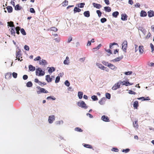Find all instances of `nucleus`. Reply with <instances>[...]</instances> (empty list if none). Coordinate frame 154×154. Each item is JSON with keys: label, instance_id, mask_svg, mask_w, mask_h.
Segmentation results:
<instances>
[{"label": "nucleus", "instance_id": "f257e3e1", "mask_svg": "<svg viewBox=\"0 0 154 154\" xmlns=\"http://www.w3.org/2000/svg\"><path fill=\"white\" fill-rule=\"evenodd\" d=\"M35 74L37 76H41L45 75V72L44 71H43L42 69L41 68H38L36 69Z\"/></svg>", "mask_w": 154, "mask_h": 154}, {"label": "nucleus", "instance_id": "f03ea898", "mask_svg": "<svg viewBox=\"0 0 154 154\" xmlns=\"http://www.w3.org/2000/svg\"><path fill=\"white\" fill-rule=\"evenodd\" d=\"M77 104L78 106L81 107L82 108L86 109L88 108V106L84 101L78 102L77 103Z\"/></svg>", "mask_w": 154, "mask_h": 154}, {"label": "nucleus", "instance_id": "7ed1b4c3", "mask_svg": "<svg viewBox=\"0 0 154 154\" xmlns=\"http://www.w3.org/2000/svg\"><path fill=\"white\" fill-rule=\"evenodd\" d=\"M128 47V42L126 40L124 41L122 44V49L125 52H126V50Z\"/></svg>", "mask_w": 154, "mask_h": 154}, {"label": "nucleus", "instance_id": "20e7f679", "mask_svg": "<svg viewBox=\"0 0 154 154\" xmlns=\"http://www.w3.org/2000/svg\"><path fill=\"white\" fill-rule=\"evenodd\" d=\"M37 88L39 90V91H37V93L38 94H40L41 93H48L47 90L44 88H41L39 86L37 87Z\"/></svg>", "mask_w": 154, "mask_h": 154}, {"label": "nucleus", "instance_id": "39448f33", "mask_svg": "<svg viewBox=\"0 0 154 154\" xmlns=\"http://www.w3.org/2000/svg\"><path fill=\"white\" fill-rule=\"evenodd\" d=\"M121 84V82L119 81L117 83L115 84L112 88V89L113 90H116L118 88H120V85Z\"/></svg>", "mask_w": 154, "mask_h": 154}, {"label": "nucleus", "instance_id": "423d86ee", "mask_svg": "<svg viewBox=\"0 0 154 154\" xmlns=\"http://www.w3.org/2000/svg\"><path fill=\"white\" fill-rule=\"evenodd\" d=\"M55 119V116L54 115H51L49 116L48 121L50 124H51L53 123Z\"/></svg>", "mask_w": 154, "mask_h": 154}, {"label": "nucleus", "instance_id": "0eeeda50", "mask_svg": "<svg viewBox=\"0 0 154 154\" xmlns=\"http://www.w3.org/2000/svg\"><path fill=\"white\" fill-rule=\"evenodd\" d=\"M106 100V98L103 97L98 102V103L100 105H103L105 104Z\"/></svg>", "mask_w": 154, "mask_h": 154}, {"label": "nucleus", "instance_id": "6e6552de", "mask_svg": "<svg viewBox=\"0 0 154 154\" xmlns=\"http://www.w3.org/2000/svg\"><path fill=\"white\" fill-rule=\"evenodd\" d=\"M101 119L105 122H109L110 121L109 118L105 115L103 116H102Z\"/></svg>", "mask_w": 154, "mask_h": 154}, {"label": "nucleus", "instance_id": "1a4fd4ad", "mask_svg": "<svg viewBox=\"0 0 154 154\" xmlns=\"http://www.w3.org/2000/svg\"><path fill=\"white\" fill-rule=\"evenodd\" d=\"M39 64L42 65H45L47 64V61L45 60L42 59L39 61Z\"/></svg>", "mask_w": 154, "mask_h": 154}, {"label": "nucleus", "instance_id": "9d476101", "mask_svg": "<svg viewBox=\"0 0 154 154\" xmlns=\"http://www.w3.org/2000/svg\"><path fill=\"white\" fill-rule=\"evenodd\" d=\"M45 80L48 83L51 82L53 80V78L50 77L49 75H47L45 76Z\"/></svg>", "mask_w": 154, "mask_h": 154}, {"label": "nucleus", "instance_id": "9b49d317", "mask_svg": "<svg viewBox=\"0 0 154 154\" xmlns=\"http://www.w3.org/2000/svg\"><path fill=\"white\" fill-rule=\"evenodd\" d=\"M48 68L49 69H48V72L50 74H51L55 70V68H54V67H47V69Z\"/></svg>", "mask_w": 154, "mask_h": 154}, {"label": "nucleus", "instance_id": "f8f14e48", "mask_svg": "<svg viewBox=\"0 0 154 154\" xmlns=\"http://www.w3.org/2000/svg\"><path fill=\"white\" fill-rule=\"evenodd\" d=\"M92 4L94 7L97 9H100L102 7V5L100 4L93 3Z\"/></svg>", "mask_w": 154, "mask_h": 154}, {"label": "nucleus", "instance_id": "ddd939ff", "mask_svg": "<svg viewBox=\"0 0 154 154\" xmlns=\"http://www.w3.org/2000/svg\"><path fill=\"white\" fill-rule=\"evenodd\" d=\"M148 16L150 17L154 16V12L153 11L150 10L148 12Z\"/></svg>", "mask_w": 154, "mask_h": 154}, {"label": "nucleus", "instance_id": "4468645a", "mask_svg": "<svg viewBox=\"0 0 154 154\" xmlns=\"http://www.w3.org/2000/svg\"><path fill=\"white\" fill-rule=\"evenodd\" d=\"M108 67H109V68L110 69H111L114 70H116L117 69V67H116L115 66H114L113 64H111V63H110V64H109V65Z\"/></svg>", "mask_w": 154, "mask_h": 154}, {"label": "nucleus", "instance_id": "2eb2a0df", "mask_svg": "<svg viewBox=\"0 0 154 154\" xmlns=\"http://www.w3.org/2000/svg\"><path fill=\"white\" fill-rule=\"evenodd\" d=\"M121 19L123 21L126 20H127V18L128 16L125 14H122L121 15Z\"/></svg>", "mask_w": 154, "mask_h": 154}, {"label": "nucleus", "instance_id": "dca6fc26", "mask_svg": "<svg viewBox=\"0 0 154 154\" xmlns=\"http://www.w3.org/2000/svg\"><path fill=\"white\" fill-rule=\"evenodd\" d=\"M69 58L67 56L66 59L64 61L63 63L65 65H69Z\"/></svg>", "mask_w": 154, "mask_h": 154}, {"label": "nucleus", "instance_id": "f3484780", "mask_svg": "<svg viewBox=\"0 0 154 154\" xmlns=\"http://www.w3.org/2000/svg\"><path fill=\"white\" fill-rule=\"evenodd\" d=\"M123 57L122 55L120 57H117L114 60H112L113 62H118L120 61L123 58Z\"/></svg>", "mask_w": 154, "mask_h": 154}, {"label": "nucleus", "instance_id": "a211bd4d", "mask_svg": "<svg viewBox=\"0 0 154 154\" xmlns=\"http://www.w3.org/2000/svg\"><path fill=\"white\" fill-rule=\"evenodd\" d=\"M12 74L11 72L7 73L5 75V78L7 79H10L11 77Z\"/></svg>", "mask_w": 154, "mask_h": 154}, {"label": "nucleus", "instance_id": "6ab92c4d", "mask_svg": "<svg viewBox=\"0 0 154 154\" xmlns=\"http://www.w3.org/2000/svg\"><path fill=\"white\" fill-rule=\"evenodd\" d=\"M147 15L146 12L144 11H141L140 13V16L141 17H145Z\"/></svg>", "mask_w": 154, "mask_h": 154}, {"label": "nucleus", "instance_id": "aec40b11", "mask_svg": "<svg viewBox=\"0 0 154 154\" xmlns=\"http://www.w3.org/2000/svg\"><path fill=\"white\" fill-rule=\"evenodd\" d=\"M83 14L84 16L86 17H88L90 16V13L89 11H87L84 12Z\"/></svg>", "mask_w": 154, "mask_h": 154}, {"label": "nucleus", "instance_id": "412c9836", "mask_svg": "<svg viewBox=\"0 0 154 154\" xmlns=\"http://www.w3.org/2000/svg\"><path fill=\"white\" fill-rule=\"evenodd\" d=\"M8 12L9 13H11L12 12L13 8L11 6H8L6 7Z\"/></svg>", "mask_w": 154, "mask_h": 154}, {"label": "nucleus", "instance_id": "4be33fe9", "mask_svg": "<svg viewBox=\"0 0 154 154\" xmlns=\"http://www.w3.org/2000/svg\"><path fill=\"white\" fill-rule=\"evenodd\" d=\"M15 10L16 11L20 10L22 8V7L20 6L19 4H17L14 6Z\"/></svg>", "mask_w": 154, "mask_h": 154}, {"label": "nucleus", "instance_id": "5701e85b", "mask_svg": "<svg viewBox=\"0 0 154 154\" xmlns=\"http://www.w3.org/2000/svg\"><path fill=\"white\" fill-rule=\"evenodd\" d=\"M14 28H11V35L15 36V30Z\"/></svg>", "mask_w": 154, "mask_h": 154}, {"label": "nucleus", "instance_id": "b1692460", "mask_svg": "<svg viewBox=\"0 0 154 154\" xmlns=\"http://www.w3.org/2000/svg\"><path fill=\"white\" fill-rule=\"evenodd\" d=\"M83 92L82 91H79L78 96L79 99H81L83 97Z\"/></svg>", "mask_w": 154, "mask_h": 154}, {"label": "nucleus", "instance_id": "393cba45", "mask_svg": "<svg viewBox=\"0 0 154 154\" xmlns=\"http://www.w3.org/2000/svg\"><path fill=\"white\" fill-rule=\"evenodd\" d=\"M29 70L31 71H33L35 70V67L32 65H30L29 66Z\"/></svg>", "mask_w": 154, "mask_h": 154}, {"label": "nucleus", "instance_id": "a878e982", "mask_svg": "<svg viewBox=\"0 0 154 154\" xmlns=\"http://www.w3.org/2000/svg\"><path fill=\"white\" fill-rule=\"evenodd\" d=\"M139 30L142 32L145 35L146 32V29L143 28V27H139Z\"/></svg>", "mask_w": 154, "mask_h": 154}, {"label": "nucleus", "instance_id": "bb28decb", "mask_svg": "<svg viewBox=\"0 0 154 154\" xmlns=\"http://www.w3.org/2000/svg\"><path fill=\"white\" fill-rule=\"evenodd\" d=\"M96 66H97L100 69L102 70L103 69L104 66L102 64L98 63H96Z\"/></svg>", "mask_w": 154, "mask_h": 154}, {"label": "nucleus", "instance_id": "cd10ccee", "mask_svg": "<svg viewBox=\"0 0 154 154\" xmlns=\"http://www.w3.org/2000/svg\"><path fill=\"white\" fill-rule=\"evenodd\" d=\"M119 12L117 11H116L113 12L112 14V16L113 17L116 18L119 15Z\"/></svg>", "mask_w": 154, "mask_h": 154}, {"label": "nucleus", "instance_id": "c85d7f7f", "mask_svg": "<svg viewBox=\"0 0 154 154\" xmlns=\"http://www.w3.org/2000/svg\"><path fill=\"white\" fill-rule=\"evenodd\" d=\"M104 10L106 12H110L111 11V8L109 6L104 7Z\"/></svg>", "mask_w": 154, "mask_h": 154}, {"label": "nucleus", "instance_id": "c756f323", "mask_svg": "<svg viewBox=\"0 0 154 154\" xmlns=\"http://www.w3.org/2000/svg\"><path fill=\"white\" fill-rule=\"evenodd\" d=\"M81 11V9L79 8L75 7L74 9V13H75L76 12H79Z\"/></svg>", "mask_w": 154, "mask_h": 154}, {"label": "nucleus", "instance_id": "7c9ffc66", "mask_svg": "<svg viewBox=\"0 0 154 154\" xmlns=\"http://www.w3.org/2000/svg\"><path fill=\"white\" fill-rule=\"evenodd\" d=\"M8 25L11 28H15V27L14 24V23L12 21L8 22Z\"/></svg>", "mask_w": 154, "mask_h": 154}, {"label": "nucleus", "instance_id": "2f4dec72", "mask_svg": "<svg viewBox=\"0 0 154 154\" xmlns=\"http://www.w3.org/2000/svg\"><path fill=\"white\" fill-rule=\"evenodd\" d=\"M143 46H140L139 47V52L140 54H142L143 50Z\"/></svg>", "mask_w": 154, "mask_h": 154}, {"label": "nucleus", "instance_id": "473e14b6", "mask_svg": "<svg viewBox=\"0 0 154 154\" xmlns=\"http://www.w3.org/2000/svg\"><path fill=\"white\" fill-rule=\"evenodd\" d=\"M120 82H121V84H122L123 85H125L126 86H128V84L129 83V82L127 81L122 82L121 81H120Z\"/></svg>", "mask_w": 154, "mask_h": 154}, {"label": "nucleus", "instance_id": "72a5a7b5", "mask_svg": "<svg viewBox=\"0 0 154 154\" xmlns=\"http://www.w3.org/2000/svg\"><path fill=\"white\" fill-rule=\"evenodd\" d=\"M83 146L84 147H86L87 148H89V149H92V146L89 144H83Z\"/></svg>", "mask_w": 154, "mask_h": 154}, {"label": "nucleus", "instance_id": "f704fd0d", "mask_svg": "<svg viewBox=\"0 0 154 154\" xmlns=\"http://www.w3.org/2000/svg\"><path fill=\"white\" fill-rule=\"evenodd\" d=\"M21 52V51L20 50L16 53V56L17 57H21L22 56Z\"/></svg>", "mask_w": 154, "mask_h": 154}, {"label": "nucleus", "instance_id": "c9c22d12", "mask_svg": "<svg viewBox=\"0 0 154 154\" xmlns=\"http://www.w3.org/2000/svg\"><path fill=\"white\" fill-rule=\"evenodd\" d=\"M138 101H135L134 102L133 106L134 108L137 109V107L138 106Z\"/></svg>", "mask_w": 154, "mask_h": 154}, {"label": "nucleus", "instance_id": "e433bc0d", "mask_svg": "<svg viewBox=\"0 0 154 154\" xmlns=\"http://www.w3.org/2000/svg\"><path fill=\"white\" fill-rule=\"evenodd\" d=\"M26 86L27 87H30L32 86V82H28L26 84Z\"/></svg>", "mask_w": 154, "mask_h": 154}, {"label": "nucleus", "instance_id": "4c0bfd02", "mask_svg": "<svg viewBox=\"0 0 154 154\" xmlns=\"http://www.w3.org/2000/svg\"><path fill=\"white\" fill-rule=\"evenodd\" d=\"M47 100L51 99L52 100H56V98L54 97L53 96H50L48 97L47 98Z\"/></svg>", "mask_w": 154, "mask_h": 154}, {"label": "nucleus", "instance_id": "58836bf2", "mask_svg": "<svg viewBox=\"0 0 154 154\" xmlns=\"http://www.w3.org/2000/svg\"><path fill=\"white\" fill-rule=\"evenodd\" d=\"M68 2L67 0H65L62 3L63 6H66L68 5Z\"/></svg>", "mask_w": 154, "mask_h": 154}, {"label": "nucleus", "instance_id": "ea45409f", "mask_svg": "<svg viewBox=\"0 0 154 154\" xmlns=\"http://www.w3.org/2000/svg\"><path fill=\"white\" fill-rule=\"evenodd\" d=\"M91 98L94 101H96L98 100L97 97L96 95H93L92 96Z\"/></svg>", "mask_w": 154, "mask_h": 154}, {"label": "nucleus", "instance_id": "a19ab883", "mask_svg": "<svg viewBox=\"0 0 154 154\" xmlns=\"http://www.w3.org/2000/svg\"><path fill=\"white\" fill-rule=\"evenodd\" d=\"M75 131H77L79 132H82L83 131L82 130L79 128L76 127L75 128Z\"/></svg>", "mask_w": 154, "mask_h": 154}, {"label": "nucleus", "instance_id": "79ce46f5", "mask_svg": "<svg viewBox=\"0 0 154 154\" xmlns=\"http://www.w3.org/2000/svg\"><path fill=\"white\" fill-rule=\"evenodd\" d=\"M102 63L104 65L109 66V64H110V63H108L107 62L105 61H103L102 62Z\"/></svg>", "mask_w": 154, "mask_h": 154}, {"label": "nucleus", "instance_id": "37998d69", "mask_svg": "<svg viewBox=\"0 0 154 154\" xmlns=\"http://www.w3.org/2000/svg\"><path fill=\"white\" fill-rule=\"evenodd\" d=\"M85 5V3H81L78 4V7L80 8H83L84 7Z\"/></svg>", "mask_w": 154, "mask_h": 154}, {"label": "nucleus", "instance_id": "c03bdc74", "mask_svg": "<svg viewBox=\"0 0 154 154\" xmlns=\"http://www.w3.org/2000/svg\"><path fill=\"white\" fill-rule=\"evenodd\" d=\"M105 96L106 98L109 99L111 97V95L109 93H106L105 94Z\"/></svg>", "mask_w": 154, "mask_h": 154}, {"label": "nucleus", "instance_id": "a18cd8bd", "mask_svg": "<svg viewBox=\"0 0 154 154\" xmlns=\"http://www.w3.org/2000/svg\"><path fill=\"white\" fill-rule=\"evenodd\" d=\"M133 126L135 128H138V123H137V121H135L133 123Z\"/></svg>", "mask_w": 154, "mask_h": 154}, {"label": "nucleus", "instance_id": "49530a36", "mask_svg": "<svg viewBox=\"0 0 154 154\" xmlns=\"http://www.w3.org/2000/svg\"><path fill=\"white\" fill-rule=\"evenodd\" d=\"M20 32L23 35H26V33L24 29L23 28H22L20 29Z\"/></svg>", "mask_w": 154, "mask_h": 154}, {"label": "nucleus", "instance_id": "de8ad7c7", "mask_svg": "<svg viewBox=\"0 0 154 154\" xmlns=\"http://www.w3.org/2000/svg\"><path fill=\"white\" fill-rule=\"evenodd\" d=\"M118 45V44L115 42H113L112 43H110L109 45V48L110 49H112L113 48L112 46L114 45Z\"/></svg>", "mask_w": 154, "mask_h": 154}, {"label": "nucleus", "instance_id": "09e8293b", "mask_svg": "<svg viewBox=\"0 0 154 154\" xmlns=\"http://www.w3.org/2000/svg\"><path fill=\"white\" fill-rule=\"evenodd\" d=\"M63 123V121L62 120L58 121L56 122V125H60L62 124Z\"/></svg>", "mask_w": 154, "mask_h": 154}, {"label": "nucleus", "instance_id": "8fccbe9b", "mask_svg": "<svg viewBox=\"0 0 154 154\" xmlns=\"http://www.w3.org/2000/svg\"><path fill=\"white\" fill-rule=\"evenodd\" d=\"M64 84L67 87H69L70 85V83L68 80H66L64 82Z\"/></svg>", "mask_w": 154, "mask_h": 154}, {"label": "nucleus", "instance_id": "3c124183", "mask_svg": "<svg viewBox=\"0 0 154 154\" xmlns=\"http://www.w3.org/2000/svg\"><path fill=\"white\" fill-rule=\"evenodd\" d=\"M51 30L54 31V32H56L57 31L58 29L56 27H53L51 28Z\"/></svg>", "mask_w": 154, "mask_h": 154}, {"label": "nucleus", "instance_id": "603ef678", "mask_svg": "<svg viewBox=\"0 0 154 154\" xmlns=\"http://www.w3.org/2000/svg\"><path fill=\"white\" fill-rule=\"evenodd\" d=\"M60 80V77L59 76H57L56 77L55 80V82L57 83L59 82Z\"/></svg>", "mask_w": 154, "mask_h": 154}, {"label": "nucleus", "instance_id": "864d4df0", "mask_svg": "<svg viewBox=\"0 0 154 154\" xmlns=\"http://www.w3.org/2000/svg\"><path fill=\"white\" fill-rule=\"evenodd\" d=\"M96 13L97 14L98 17H100L102 14V13L100 10H97L96 11Z\"/></svg>", "mask_w": 154, "mask_h": 154}, {"label": "nucleus", "instance_id": "5fc2aeb1", "mask_svg": "<svg viewBox=\"0 0 154 154\" xmlns=\"http://www.w3.org/2000/svg\"><path fill=\"white\" fill-rule=\"evenodd\" d=\"M130 150L129 149L127 148L126 149H123L122 150V152H125L126 153L128 152Z\"/></svg>", "mask_w": 154, "mask_h": 154}, {"label": "nucleus", "instance_id": "6e6d98bb", "mask_svg": "<svg viewBox=\"0 0 154 154\" xmlns=\"http://www.w3.org/2000/svg\"><path fill=\"white\" fill-rule=\"evenodd\" d=\"M106 21V19L105 18H102L100 19L101 22L102 23H104V22Z\"/></svg>", "mask_w": 154, "mask_h": 154}, {"label": "nucleus", "instance_id": "4d7b16f0", "mask_svg": "<svg viewBox=\"0 0 154 154\" xmlns=\"http://www.w3.org/2000/svg\"><path fill=\"white\" fill-rule=\"evenodd\" d=\"M132 71L126 72L124 74L126 75H129L132 74Z\"/></svg>", "mask_w": 154, "mask_h": 154}, {"label": "nucleus", "instance_id": "13d9d810", "mask_svg": "<svg viewBox=\"0 0 154 154\" xmlns=\"http://www.w3.org/2000/svg\"><path fill=\"white\" fill-rule=\"evenodd\" d=\"M111 150L115 152H118L119 151V149L117 148L114 147L112 148V149H111Z\"/></svg>", "mask_w": 154, "mask_h": 154}, {"label": "nucleus", "instance_id": "bf43d9fd", "mask_svg": "<svg viewBox=\"0 0 154 154\" xmlns=\"http://www.w3.org/2000/svg\"><path fill=\"white\" fill-rule=\"evenodd\" d=\"M128 93L130 94L135 95L136 94V93L132 90H129Z\"/></svg>", "mask_w": 154, "mask_h": 154}, {"label": "nucleus", "instance_id": "052dcab7", "mask_svg": "<svg viewBox=\"0 0 154 154\" xmlns=\"http://www.w3.org/2000/svg\"><path fill=\"white\" fill-rule=\"evenodd\" d=\"M102 46V45L101 44H100L97 47L93 48V49H99Z\"/></svg>", "mask_w": 154, "mask_h": 154}, {"label": "nucleus", "instance_id": "680f3d73", "mask_svg": "<svg viewBox=\"0 0 154 154\" xmlns=\"http://www.w3.org/2000/svg\"><path fill=\"white\" fill-rule=\"evenodd\" d=\"M12 75L14 78H16L17 77V73L13 72L12 73Z\"/></svg>", "mask_w": 154, "mask_h": 154}, {"label": "nucleus", "instance_id": "e2e57ef3", "mask_svg": "<svg viewBox=\"0 0 154 154\" xmlns=\"http://www.w3.org/2000/svg\"><path fill=\"white\" fill-rule=\"evenodd\" d=\"M41 59V57L40 56H38L36 57L35 58L34 60L35 61H37V60H40V59Z\"/></svg>", "mask_w": 154, "mask_h": 154}, {"label": "nucleus", "instance_id": "0e129e2a", "mask_svg": "<svg viewBox=\"0 0 154 154\" xmlns=\"http://www.w3.org/2000/svg\"><path fill=\"white\" fill-rule=\"evenodd\" d=\"M105 50L106 51L109 53L110 54H112L111 51L110 49H105Z\"/></svg>", "mask_w": 154, "mask_h": 154}, {"label": "nucleus", "instance_id": "69168bd1", "mask_svg": "<svg viewBox=\"0 0 154 154\" xmlns=\"http://www.w3.org/2000/svg\"><path fill=\"white\" fill-rule=\"evenodd\" d=\"M150 46L152 49V52L154 51V46L151 43L150 44Z\"/></svg>", "mask_w": 154, "mask_h": 154}, {"label": "nucleus", "instance_id": "338daca9", "mask_svg": "<svg viewBox=\"0 0 154 154\" xmlns=\"http://www.w3.org/2000/svg\"><path fill=\"white\" fill-rule=\"evenodd\" d=\"M24 49L26 50L29 51V48L28 46L27 45H25L24 46Z\"/></svg>", "mask_w": 154, "mask_h": 154}, {"label": "nucleus", "instance_id": "774afa93", "mask_svg": "<svg viewBox=\"0 0 154 154\" xmlns=\"http://www.w3.org/2000/svg\"><path fill=\"white\" fill-rule=\"evenodd\" d=\"M30 11L31 13H35V11L33 8H31L30 9Z\"/></svg>", "mask_w": 154, "mask_h": 154}]
</instances>
